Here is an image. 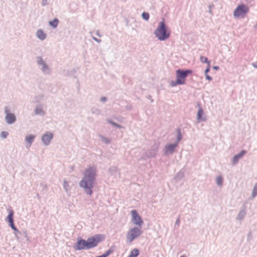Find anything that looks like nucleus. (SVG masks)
<instances>
[{
	"label": "nucleus",
	"mask_w": 257,
	"mask_h": 257,
	"mask_svg": "<svg viewBox=\"0 0 257 257\" xmlns=\"http://www.w3.org/2000/svg\"><path fill=\"white\" fill-rule=\"evenodd\" d=\"M35 139V136L34 135H29L25 137L26 142L29 144V147H30L32 144Z\"/></svg>",
	"instance_id": "18"
},
{
	"label": "nucleus",
	"mask_w": 257,
	"mask_h": 257,
	"mask_svg": "<svg viewBox=\"0 0 257 257\" xmlns=\"http://www.w3.org/2000/svg\"><path fill=\"white\" fill-rule=\"evenodd\" d=\"M139 250L137 248H135L132 250L130 254L128 257H137L139 255Z\"/></svg>",
	"instance_id": "23"
},
{
	"label": "nucleus",
	"mask_w": 257,
	"mask_h": 257,
	"mask_svg": "<svg viewBox=\"0 0 257 257\" xmlns=\"http://www.w3.org/2000/svg\"><path fill=\"white\" fill-rule=\"evenodd\" d=\"M96 169L94 167H89L86 169L84 176L79 182V186L84 189L85 193L88 195H91L95 180Z\"/></svg>",
	"instance_id": "1"
},
{
	"label": "nucleus",
	"mask_w": 257,
	"mask_h": 257,
	"mask_svg": "<svg viewBox=\"0 0 257 257\" xmlns=\"http://www.w3.org/2000/svg\"><path fill=\"white\" fill-rule=\"evenodd\" d=\"M53 138V134L51 132H47L42 136V141L45 146H48Z\"/></svg>",
	"instance_id": "12"
},
{
	"label": "nucleus",
	"mask_w": 257,
	"mask_h": 257,
	"mask_svg": "<svg viewBox=\"0 0 257 257\" xmlns=\"http://www.w3.org/2000/svg\"><path fill=\"white\" fill-rule=\"evenodd\" d=\"M213 68L214 69L216 70H218V69H219V67H218V66H214L213 67Z\"/></svg>",
	"instance_id": "46"
},
{
	"label": "nucleus",
	"mask_w": 257,
	"mask_h": 257,
	"mask_svg": "<svg viewBox=\"0 0 257 257\" xmlns=\"http://www.w3.org/2000/svg\"><path fill=\"white\" fill-rule=\"evenodd\" d=\"M106 97H101L100 98V100L103 102H105L106 101Z\"/></svg>",
	"instance_id": "42"
},
{
	"label": "nucleus",
	"mask_w": 257,
	"mask_h": 257,
	"mask_svg": "<svg viewBox=\"0 0 257 257\" xmlns=\"http://www.w3.org/2000/svg\"><path fill=\"white\" fill-rule=\"evenodd\" d=\"M113 251V249L111 248H109L105 253L103 254L104 255L105 257H107L110 253Z\"/></svg>",
	"instance_id": "32"
},
{
	"label": "nucleus",
	"mask_w": 257,
	"mask_h": 257,
	"mask_svg": "<svg viewBox=\"0 0 257 257\" xmlns=\"http://www.w3.org/2000/svg\"><path fill=\"white\" fill-rule=\"evenodd\" d=\"M35 113L36 115L44 116L45 112L43 110L42 107L41 105H37L35 109Z\"/></svg>",
	"instance_id": "17"
},
{
	"label": "nucleus",
	"mask_w": 257,
	"mask_h": 257,
	"mask_svg": "<svg viewBox=\"0 0 257 257\" xmlns=\"http://www.w3.org/2000/svg\"><path fill=\"white\" fill-rule=\"evenodd\" d=\"M9 225L15 231H16V232H18L19 233H20V232L19 231V230L17 229V228L15 226V224H14V221H12V222H9Z\"/></svg>",
	"instance_id": "29"
},
{
	"label": "nucleus",
	"mask_w": 257,
	"mask_h": 257,
	"mask_svg": "<svg viewBox=\"0 0 257 257\" xmlns=\"http://www.w3.org/2000/svg\"><path fill=\"white\" fill-rule=\"evenodd\" d=\"M209 8H210V9H211V6H209Z\"/></svg>",
	"instance_id": "54"
},
{
	"label": "nucleus",
	"mask_w": 257,
	"mask_h": 257,
	"mask_svg": "<svg viewBox=\"0 0 257 257\" xmlns=\"http://www.w3.org/2000/svg\"><path fill=\"white\" fill-rule=\"evenodd\" d=\"M246 152L244 150L241 151L239 154L235 155L231 160V163L233 165H236L239 160L241 159L246 154Z\"/></svg>",
	"instance_id": "13"
},
{
	"label": "nucleus",
	"mask_w": 257,
	"mask_h": 257,
	"mask_svg": "<svg viewBox=\"0 0 257 257\" xmlns=\"http://www.w3.org/2000/svg\"><path fill=\"white\" fill-rule=\"evenodd\" d=\"M63 188L65 190V192L68 193L70 190V187H69V183L66 180H64L63 181Z\"/></svg>",
	"instance_id": "25"
},
{
	"label": "nucleus",
	"mask_w": 257,
	"mask_h": 257,
	"mask_svg": "<svg viewBox=\"0 0 257 257\" xmlns=\"http://www.w3.org/2000/svg\"><path fill=\"white\" fill-rule=\"evenodd\" d=\"M132 108V107L131 106H127V109H131Z\"/></svg>",
	"instance_id": "49"
},
{
	"label": "nucleus",
	"mask_w": 257,
	"mask_h": 257,
	"mask_svg": "<svg viewBox=\"0 0 257 257\" xmlns=\"http://www.w3.org/2000/svg\"><path fill=\"white\" fill-rule=\"evenodd\" d=\"M246 212L245 207H243L240 210L239 212H238L236 217V219L237 220H239L240 222H241L242 220L244 218L245 216L246 215Z\"/></svg>",
	"instance_id": "14"
},
{
	"label": "nucleus",
	"mask_w": 257,
	"mask_h": 257,
	"mask_svg": "<svg viewBox=\"0 0 257 257\" xmlns=\"http://www.w3.org/2000/svg\"><path fill=\"white\" fill-rule=\"evenodd\" d=\"M179 224H180V219H179V218H178L175 222V225H179Z\"/></svg>",
	"instance_id": "44"
},
{
	"label": "nucleus",
	"mask_w": 257,
	"mask_h": 257,
	"mask_svg": "<svg viewBox=\"0 0 257 257\" xmlns=\"http://www.w3.org/2000/svg\"><path fill=\"white\" fill-rule=\"evenodd\" d=\"M37 198L38 199H40V196H39V195L38 194H37Z\"/></svg>",
	"instance_id": "51"
},
{
	"label": "nucleus",
	"mask_w": 257,
	"mask_h": 257,
	"mask_svg": "<svg viewBox=\"0 0 257 257\" xmlns=\"http://www.w3.org/2000/svg\"><path fill=\"white\" fill-rule=\"evenodd\" d=\"M148 98H149V99H151V96L149 95V96H148Z\"/></svg>",
	"instance_id": "50"
},
{
	"label": "nucleus",
	"mask_w": 257,
	"mask_h": 257,
	"mask_svg": "<svg viewBox=\"0 0 257 257\" xmlns=\"http://www.w3.org/2000/svg\"><path fill=\"white\" fill-rule=\"evenodd\" d=\"M216 183L218 187H221L222 186L223 178L221 176H218L216 178Z\"/></svg>",
	"instance_id": "21"
},
{
	"label": "nucleus",
	"mask_w": 257,
	"mask_h": 257,
	"mask_svg": "<svg viewBox=\"0 0 257 257\" xmlns=\"http://www.w3.org/2000/svg\"><path fill=\"white\" fill-rule=\"evenodd\" d=\"M14 211L12 209L9 210V214L7 217L6 220L8 222H10L14 221L13 219Z\"/></svg>",
	"instance_id": "19"
},
{
	"label": "nucleus",
	"mask_w": 257,
	"mask_h": 257,
	"mask_svg": "<svg viewBox=\"0 0 257 257\" xmlns=\"http://www.w3.org/2000/svg\"><path fill=\"white\" fill-rule=\"evenodd\" d=\"M177 139L174 143H177V145H178L179 142L182 139V135H181L180 129H179V128L177 129Z\"/></svg>",
	"instance_id": "22"
},
{
	"label": "nucleus",
	"mask_w": 257,
	"mask_h": 257,
	"mask_svg": "<svg viewBox=\"0 0 257 257\" xmlns=\"http://www.w3.org/2000/svg\"><path fill=\"white\" fill-rule=\"evenodd\" d=\"M209 70H210V65H208L207 67L206 68V69L204 71L205 75L207 74V73L209 71Z\"/></svg>",
	"instance_id": "38"
},
{
	"label": "nucleus",
	"mask_w": 257,
	"mask_h": 257,
	"mask_svg": "<svg viewBox=\"0 0 257 257\" xmlns=\"http://www.w3.org/2000/svg\"><path fill=\"white\" fill-rule=\"evenodd\" d=\"M177 82L181 85L185 83V80L188 75L192 73V71L190 69H178L176 70Z\"/></svg>",
	"instance_id": "5"
},
{
	"label": "nucleus",
	"mask_w": 257,
	"mask_h": 257,
	"mask_svg": "<svg viewBox=\"0 0 257 257\" xmlns=\"http://www.w3.org/2000/svg\"><path fill=\"white\" fill-rule=\"evenodd\" d=\"M257 195V183H256L254 186L251 196L252 198H254L256 197Z\"/></svg>",
	"instance_id": "27"
},
{
	"label": "nucleus",
	"mask_w": 257,
	"mask_h": 257,
	"mask_svg": "<svg viewBox=\"0 0 257 257\" xmlns=\"http://www.w3.org/2000/svg\"><path fill=\"white\" fill-rule=\"evenodd\" d=\"M106 121H107L109 123H110V124H112V125H113V123L114 122V121H113L111 119H109V118L107 119H106Z\"/></svg>",
	"instance_id": "41"
},
{
	"label": "nucleus",
	"mask_w": 257,
	"mask_h": 257,
	"mask_svg": "<svg viewBox=\"0 0 257 257\" xmlns=\"http://www.w3.org/2000/svg\"><path fill=\"white\" fill-rule=\"evenodd\" d=\"M36 36L40 40L43 41L46 39L47 34L42 29H39L36 32Z\"/></svg>",
	"instance_id": "16"
},
{
	"label": "nucleus",
	"mask_w": 257,
	"mask_h": 257,
	"mask_svg": "<svg viewBox=\"0 0 257 257\" xmlns=\"http://www.w3.org/2000/svg\"><path fill=\"white\" fill-rule=\"evenodd\" d=\"M142 233V227H134L127 232L126 234L127 241L129 243H131L134 239L140 236Z\"/></svg>",
	"instance_id": "6"
},
{
	"label": "nucleus",
	"mask_w": 257,
	"mask_h": 257,
	"mask_svg": "<svg viewBox=\"0 0 257 257\" xmlns=\"http://www.w3.org/2000/svg\"><path fill=\"white\" fill-rule=\"evenodd\" d=\"M9 133L6 131H3L1 133L0 137L3 139H6L9 136Z\"/></svg>",
	"instance_id": "31"
},
{
	"label": "nucleus",
	"mask_w": 257,
	"mask_h": 257,
	"mask_svg": "<svg viewBox=\"0 0 257 257\" xmlns=\"http://www.w3.org/2000/svg\"><path fill=\"white\" fill-rule=\"evenodd\" d=\"M198 106H199V109L198 111V112H197V120L199 121H205L206 120V118L204 116V117H203L202 115L203 114V109L201 108V107L200 106L199 104L198 105Z\"/></svg>",
	"instance_id": "15"
},
{
	"label": "nucleus",
	"mask_w": 257,
	"mask_h": 257,
	"mask_svg": "<svg viewBox=\"0 0 257 257\" xmlns=\"http://www.w3.org/2000/svg\"><path fill=\"white\" fill-rule=\"evenodd\" d=\"M36 59L38 68L41 72L45 75H50L52 73L51 68L42 57L37 56Z\"/></svg>",
	"instance_id": "4"
},
{
	"label": "nucleus",
	"mask_w": 257,
	"mask_h": 257,
	"mask_svg": "<svg viewBox=\"0 0 257 257\" xmlns=\"http://www.w3.org/2000/svg\"><path fill=\"white\" fill-rule=\"evenodd\" d=\"M59 23V20L57 18H54L53 21H51L49 22V25L53 27V28H56Z\"/></svg>",
	"instance_id": "20"
},
{
	"label": "nucleus",
	"mask_w": 257,
	"mask_h": 257,
	"mask_svg": "<svg viewBox=\"0 0 257 257\" xmlns=\"http://www.w3.org/2000/svg\"><path fill=\"white\" fill-rule=\"evenodd\" d=\"M48 0H42L41 5L43 7L46 6L48 5V3L47 2Z\"/></svg>",
	"instance_id": "36"
},
{
	"label": "nucleus",
	"mask_w": 257,
	"mask_h": 257,
	"mask_svg": "<svg viewBox=\"0 0 257 257\" xmlns=\"http://www.w3.org/2000/svg\"><path fill=\"white\" fill-rule=\"evenodd\" d=\"M159 144L155 143L154 146L148 151L145 153V156L147 158L155 157L158 152Z\"/></svg>",
	"instance_id": "11"
},
{
	"label": "nucleus",
	"mask_w": 257,
	"mask_h": 257,
	"mask_svg": "<svg viewBox=\"0 0 257 257\" xmlns=\"http://www.w3.org/2000/svg\"><path fill=\"white\" fill-rule=\"evenodd\" d=\"M183 177V173L182 172H179L176 175L175 178L176 179H181Z\"/></svg>",
	"instance_id": "34"
},
{
	"label": "nucleus",
	"mask_w": 257,
	"mask_h": 257,
	"mask_svg": "<svg viewBox=\"0 0 257 257\" xmlns=\"http://www.w3.org/2000/svg\"><path fill=\"white\" fill-rule=\"evenodd\" d=\"M249 12V8L245 5L242 4L239 5L233 12V16L237 18L240 17H243Z\"/></svg>",
	"instance_id": "7"
},
{
	"label": "nucleus",
	"mask_w": 257,
	"mask_h": 257,
	"mask_svg": "<svg viewBox=\"0 0 257 257\" xmlns=\"http://www.w3.org/2000/svg\"><path fill=\"white\" fill-rule=\"evenodd\" d=\"M95 35L99 37H101V35H100L99 31L98 30L96 31V33H95Z\"/></svg>",
	"instance_id": "43"
},
{
	"label": "nucleus",
	"mask_w": 257,
	"mask_h": 257,
	"mask_svg": "<svg viewBox=\"0 0 257 257\" xmlns=\"http://www.w3.org/2000/svg\"><path fill=\"white\" fill-rule=\"evenodd\" d=\"M177 85H181L180 83H178L177 82V80L176 81H172L170 82V85L172 87H175L177 86Z\"/></svg>",
	"instance_id": "35"
},
{
	"label": "nucleus",
	"mask_w": 257,
	"mask_h": 257,
	"mask_svg": "<svg viewBox=\"0 0 257 257\" xmlns=\"http://www.w3.org/2000/svg\"><path fill=\"white\" fill-rule=\"evenodd\" d=\"M92 38L95 41H96L98 43H100L101 42V40L100 39H98L94 36H92Z\"/></svg>",
	"instance_id": "37"
},
{
	"label": "nucleus",
	"mask_w": 257,
	"mask_h": 257,
	"mask_svg": "<svg viewBox=\"0 0 257 257\" xmlns=\"http://www.w3.org/2000/svg\"><path fill=\"white\" fill-rule=\"evenodd\" d=\"M252 65L253 67L257 69V63H252Z\"/></svg>",
	"instance_id": "45"
},
{
	"label": "nucleus",
	"mask_w": 257,
	"mask_h": 257,
	"mask_svg": "<svg viewBox=\"0 0 257 257\" xmlns=\"http://www.w3.org/2000/svg\"><path fill=\"white\" fill-rule=\"evenodd\" d=\"M200 61L202 63H207L208 65H210V61H208V59L206 57L201 56L200 58Z\"/></svg>",
	"instance_id": "28"
},
{
	"label": "nucleus",
	"mask_w": 257,
	"mask_h": 257,
	"mask_svg": "<svg viewBox=\"0 0 257 257\" xmlns=\"http://www.w3.org/2000/svg\"><path fill=\"white\" fill-rule=\"evenodd\" d=\"M254 28L255 29H257V22H256V24L254 26Z\"/></svg>",
	"instance_id": "47"
},
{
	"label": "nucleus",
	"mask_w": 257,
	"mask_h": 257,
	"mask_svg": "<svg viewBox=\"0 0 257 257\" xmlns=\"http://www.w3.org/2000/svg\"><path fill=\"white\" fill-rule=\"evenodd\" d=\"M151 101L152 102H153L154 101L153 99H151Z\"/></svg>",
	"instance_id": "52"
},
{
	"label": "nucleus",
	"mask_w": 257,
	"mask_h": 257,
	"mask_svg": "<svg viewBox=\"0 0 257 257\" xmlns=\"http://www.w3.org/2000/svg\"><path fill=\"white\" fill-rule=\"evenodd\" d=\"M205 77H206V79H207L209 81H211L212 80V78L208 74L205 75Z\"/></svg>",
	"instance_id": "40"
},
{
	"label": "nucleus",
	"mask_w": 257,
	"mask_h": 257,
	"mask_svg": "<svg viewBox=\"0 0 257 257\" xmlns=\"http://www.w3.org/2000/svg\"><path fill=\"white\" fill-rule=\"evenodd\" d=\"M131 214L132 216V221L133 223L139 226L140 227H142L144 222L141 217L138 214L137 210H133L131 211Z\"/></svg>",
	"instance_id": "10"
},
{
	"label": "nucleus",
	"mask_w": 257,
	"mask_h": 257,
	"mask_svg": "<svg viewBox=\"0 0 257 257\" xmlns=\"http://www.w3.org/2000/svg\"><path fill=\"white\" fill-rule=\"evenodd\" d=\"M143 19L146 21H148L150 18V15L147 12H143L142 14Z\"/></svg>",
	"instance_id": "30"
},
{
	"label": "nucleus",
	"mask_w": 257,
	"mask_h": 257,
	"mask_svg": "<svg viewBox=\"0 0 257 257\" xmlns=\"http://www.w3.org/2000/svg\"><path fill=\"white\" fill-rule=\"evenodd\" d=\"M91 112L93 114L98 115L101 113V110L97 107H93L91 109Z\"/></svg>",
	"instance_id": "24"
},
{
	"label": "nucleus",
	"mask_w": 257,
	"mask_h": 257,
	"mask_svg": "<svg viewBox=\"0 0 257 257\" xmlns=\"http://www.w3.org/2000/svg\"><path fill=\"white\" fill-rule=\"evenodd\" d=\"M177 143L166 144L164 148V155L165 156L172 155L175 151L177 147Z\"/></svg>",
	"instance_id": "9"
},
{
	"label": "nucleus",
	"mask_w": 257,
	"mask_h": 257,
	"mask_svg": "<svg viewBox=\"0 0 257 257\" xmlns=\"http://www.w3.org/2000/svg\"><path fill=\"white\" fill-rule=\"evenodd\" d=\"M155 36L160 41H164L168 39L170 36V32L167 30L164 20L159 23V26L154 32Z\"/></svg>",
	"instance_id": "3"
},
{
	"label": "nucleus",
	"mask_w": 257,
	"mask_h": 257,
	"mask_svg": "<svg viewBox=\"0 0 257 257\" xmlns=\"http://www.w3.org/2000/svg\"><path fill=\"white\" fill-rule=\"evenodd\" d=\"M96 257H105L104 256V255H103V254L101 255H99V256H97Z\"/></svg>",
	"instance_id": "48"
},
{
	"label": "nucleus",
	"mask_w": 257,
	"mask_h": 257,
	"mask_svg": "<svg viewBox=\"0 0 257 257\" xmlns=\"http://www.w3.org/2000/svg\"><path fill=\"white\" fill-rule=\"evenodd\" d=\"M109 171L111 174H114L117 171V168L116 167H112L109 169Z\"/></svg>",
	"instance_id": "33"
},
{
	"label": "nucleus",
	"mask_w": 257,
	"mask_h": 257,
	"mask_svg": "<svg viewBox=\"0 0 257 257\" xmlns=\"http://www.w3.org/2000/svg\"><path fill=\"white\" fill-rule=\"evenodd\" d=\"M4 112L6 114L5 121L7 124H12L16 121V116L14 113L11 112V109L9 106H6L5 107Z\"/></svg>",
	"instance_id": "8"
},
{
	"label": "nucleus",
	"mask_w": 257,
	"mask_h": 257,
	"mask_svg": "<svg viewBox=\"0 0 257 257\" xmlns=\"http://www.w3.org/2000/svg\"><path fill=\"white\" fill-rule=\"evenodd\" d=\"M19 233L18 232L15 231V234L17 235V233Z\"/></svg>",
	"instance_id": "53"
},
{
	"label": "nucleus",
	"mask_w": 257,
	"mask_h": 257,
	"mask_svg": "<svg viewBox=\"0 0 257 257\" xmlns=\"http://www.w3.org/2000/svg\"><path fill=\"white\" fill-rule=\"evenodd\" d=\"M112 125H113V126H115V127H116L117 128H121L122 127L121 125H120V124L116 123L115 122H114L113 123V124Z\"/></svg>",
	"instance_id": "39"
},
{
	"label": "nucleus",
	"mask_w": 257,
	"mask_h": 257,
	"mask_svg": "<svg viewBox=\"0 0 257 257\" xmlns=\"http://www.w3.org/2000/svg\"><path fill=\"white\" fill-rule=\"evenodd\" d=\"M99 138L106 144H109L111 142V139L106 138L102 135H99Z\"/></svg>",
	"instance_id": "26"
},
{
	"label": "nucleus",
	"mask_w": 257,
	"mask_h": 257,
	"mask_svg": "<svg viewBox=\"0 0 257 257\" xmlns=\"http://www.w3.org/2000/svg\"><path fill=\"white\" fill-rule=\"evenodd\" d=\"M101 238L102 235L98 234L89 237L86 240L83 239H78L76 244L74 245V248L80 250L93 248L97 246L102 240Z\"/></svg>",
	"instance_id": "2"
}]
</instances>
